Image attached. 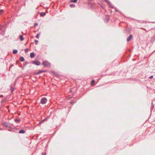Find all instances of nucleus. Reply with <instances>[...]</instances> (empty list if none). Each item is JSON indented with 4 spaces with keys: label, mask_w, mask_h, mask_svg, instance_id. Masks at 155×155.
<instances>
[{
    "label": "nucleus",
    "mask_w": 155,
    "mask_h": 155,
    "mask_svg": "<svg viewBox=\"0 0 155 155\" xmlns=\"http://www.w3.org/2000/svg\"><path fill=\"white\" fill-rule=\"evenodd\" d=\"M42 64L44 65L45 66V67H50L51 66L50 63L47 61H43V62L42 63Z\"/></svg>",
    "instance_id": "1"
},
{
    "label": "nucleus",
    "mask_w": 155,
    "mask_h": 155,
    "mask_svg": "<svg viewBox=\"0 0 155 155\" xmlns=\"http://www.w3.org/2000/svg\"><path fill=\"white\" fill-rule=\"evenodd\" d=\"M47 101V100L46 97H43L41 100V103L42 104H45Z\"/></svg>",
    "instance_id": "2"
},
{
    "label": "nucleus",
    "mask_w": 155,
    "mask_h": 155,
    "mask_svg": "<svg viewBox=\"0 0 155 155\" xmlns=\"http://www.w3.org/2000/svg\"><path fill=\"white\" fill-rule=\"evenodd\" d=\"M32 63L33 64L38 66L40 65L41 64L40 62L39 61L37 60L33 61L32 62Z\"/></svg>",
    "instance_id": "3"
},
{
    "label": "nucleus",
    "mask_w": 155,
    "mask_h": 155,
    "mask_svg": "<svg viewBox=\"0 0 155 155\" xmlns=\"http://www.w3.org/2000/svg\"><path fill=\"white\" fill-rule=\"evenodd\" d=\"M2 125L4 127H9V124L7 122L3 123Z\"/></svg>",
    "instance_id": "4"
},
{
    "label": "nucleus",
    "mask_w": 155,
    "mask_h": 155,
    "mask_svg": "<svg viewBox=\"0 0 155 155\" xmlns=\"http://www.w3.org/2000/svg\"><path fill=\"white\" fill-rule=\"evenodd\" d=\"M133 37V35H130L129 37L127 38V41H130Z\"/></svg>",
    "instance_id": "5"
},
{
    "label": "nucleus",
    "mask_w": 155,
    "mask_h": 155,
    "mask_svg": "<svg viewBox=\"0 0 155 155\" xmlns=\"http://www.w3.org/2000/svg\"><path fill=\"white\" fill-rule=\"evenodd\" d=\"M35 56V53L34 52H32L30 53V57L31 58H33Z\"/></svg>",
    "instance_id": "6"
},
{
    "label": "nucleus",
    "mask_w": 155,
    "mask_h": 155,
    "mask_svg": "<svg viewBox=\"0 0 155 155\" xmlns=\"http://www.w3.org/2000/svg\"><path fill=\"white\" fill-rule=\"evenodd\" d=\"M19 60L22 62L24 61H25V59L22 56H21L20 57Z\"/></svg>",
    "instance_id": "7"
},
{
    "label": "nucleus",
    "mask_w": 155,
    "mask_h": 155,
    "mask_svg": "<svg viewBox=\"0 0 155 155\" xmlns=\"http://www.w3.org/2000/svg\"><path fill=\"white\" fill-rule=\"evenodd\" d=\"M25 132V130H20L19 132V133H20V134H24Z\"/></svg>",
    "instance_id": "8"
},
{
    "label": "nucleus",
    "mask_w": 155,
    "mask_h": 155,
    "mask_svg": "<svg viewBox=\"0 0 155 155\" xmlns=\"http://www.w3.org/2000/svg\"><path fill=\"white\" fill-rule=\"evenodd\" d=\"M19 38L21 41H23L24 40V38L22 35H20L19 36Z\"/></svg>",
    "instance_id": "9"
},
{
    "label": "nucleus",
    "mask_w": 155,
    "mask_h": 155,
    "mask_svg": "<svg viewBox=\"0 0 155 155\" xmlns=\"http://www.w3.org/2000/svg\"><path fill=\"white\" fill-rule=\"evenodd\" d=\"M46 72V70H39V74H41L42 73L45 72Z\"/></svg>",
    "instance_id": "10"
},
{
    "label": "nucleus",
    "mask_w": 155,
    "mask_h": 155,
    "mask_svg": "<svg viewBox=\"0 0 155 155\" xmlns=\"http://www.w3.org/2000/svg\"><path fill=\"white\" fill-rule=\"evenodd\" d=\"M18 50L16 49H14L13 51V54H15L18 52Z\"/></svg>",
    "instance_id": "11"
},
{
    "label": "nucleus",
    "mask_w": 155,
    "mask_h": 155,
    "mask_svg": "<svg viewBox=\"0 0 155 155\" xmlns=\"http://www.w3.org/2000/svg\"><path fill=\"white\" fill-rule=\"evenodd\" d=\"M45 15V13L44 12H41L40 13V15L41 16H43Z\"/></svg>",
    "instance_id": "12"
},
{
    "label": "nucleus",
    "mask_w": 155,
    "mask_h": 155,
    "mask_svg": "<svg viewBox=\"0 0 155 155\" xmlns=\"http://www.w3.org/2000/svg\"><path fill=\"white\" fill-rule=\"evenodd\" d=\"M10 90L12 92L14 91V88L12 86L10 87Z\"/></svg>",
    "instance_id": "13"
},
{
    "label": "nucleus",
    "mask_w": 155,
    "mask_h": 155,
    "mask_svg": "<svg viewBox=\"0 0 155 155\" xmlns=\"http://www.w3.org/2000/svg\"><path fill=\"white\" fill-rule=\"evenodd\" d=\"M75 5L74 4H71L70 5V7L71 8H74L75 7Z\"/></svg>",
    "instance_id": "14"
},
{
    "label": "nucleus",
    "mask_w": 155,
    "mask_h": 155,
    "mask_svg": "<svg viewBox=\"0 0 155 155\" xmlns=\"http://www.w3.org/2000/svg\"><path fill=\"white\" fill-rule=\"evenodd\" d=\"M15 121L16 122H17L18 123H19L20 122V119H15Z\"/></svg>",
    "instance_id": "15"
},
{
    "label": "nucleus",
    "mask_w": 155,
    "mask_h": 155,
    "mask_svg": "<svg viewBox=\"0 0 155 155\" xmlns=\"http://www.w3.org/2000/svg\"><path fill=\"white\" fill-rule=\"evenodd\" d=\"M152 40H153V41L155 40V34L153 36L152 38Z\"/></svg>",
    "instance_id": "16"
},
{
    "label": "nucleus",
    "mask_w": 155,
    "mask_h": 155,
    "mask_svg": "<svg viewBox=\"0 0 155 155\" xmlns=\"http://www.w3.org/2000/svg\"><path fill=\"white\" fill-rule=\"evenodd\" d=\"M77 1L78 0H71V2L76 3L77 2Z\"/></svg>",
    "instance_id": "17"
},
{
    "label": "nucleus",
    "mask_w": 155,
    "mask_h": 155,
    "mask_svg": "<svg viewBox=\"0 0 155 155\" xmlns=\"http://www.w3.org/2000/svg\"><path fill=\"white\" fill-rule=\"evenodd\" d=\"M100 5L102 8L103 9L104 8L105 6L103 4H101Z\"/></svg>",
    "instance_id": "18"
},
{
    "label": "nucleus",
    "mask_w": 155,
    "mask_h": 155,
    "mask_svg": "<svg viewBox=\"0 0 155 155\" xmlns=\"http://www.w3.org/2000/svg\"><path fill=\"white\" fill-rule=\"evenodd\" d=\"M40 35V34L38 33L37 34L36 36V38H38L39 37V35Z\"/></svg>",
    "instance_id": "19"
},
{
    "label": "nucleus",
    "mask_w": 155,
    "mask_h": 155,
    "mask_svg": "<svg viewBox=\"0 0 155 155\" xmlns=\"http://www.w3.org/2000/svg\"><path fill=\"white\" fill-rule=\"evenodd\" d=\"M35 42L36 45H37L38 44V40H35Z\"/></svg>",
    "instance_id": "20"
},
{
    "label": "nucleus",
    "mask_w": 155,
    "mask_h": 155,
    "mask_svg": "<svg viewBox=\"0 0 155 155\" xmlns=\"http://www.w3.org/2000/svg\"><path fill=\"white\" fill-rule=\"evenodd\" d=\"M105 1L109 5L110 3V2L108 0H105Z\"/></svg>",
    "instance_id": "21"
},
{
    "label": "nucleus",
    "mask_w": 155,
    "mask_h": 155,
    "mask_svg": "<svg viewBox=\"0 0 155 155\" xmlns=\"http://www.w3.org/2000/svg\"><path fill=\"white\" fill-rule=\"evenodd\" d=\"M47 120V118H45V119H44V120H43L41 121L40 123L39 124H40L41 123H42V122H43L44 121H45V120Z\"/></svg>",
    "instance_id": "22"
},
{
    "label": "nucleus",
    "mask_w": 155,
    "mask_h": 155,
    "mask_svg": "<svg viewBox=\"0 0 155 155\" xmlns=\"http://www.w3.org/2000/svg\"><path fill=\"white\" fill-rule=\"evenodd\" d=\"M109 5V6H110V7H111L112 8H114V7L113 6H112V5L110 3V4Z\"/></svg>",
    "instance_id": "23"
},
{
    "label": "nucleus",
    "mask_w": 155,
    "mask_h": 155,
    "mask_svg": "<svg viewBox=\"0 0 155 155\" xmlns=\"http://www.w3.org/2000/svg\"><path fill=\"white\" fill-rule=\"evenodd\" d=\"M28 63L27 62H25V63L24 64V66H25L27 64H28Z\"/></svg>",
    "instance_id": "24"
},
{
    "label": "nucleus",
    "mask_w": 155,
    "mask_h": 155,
    "mask_svg": "<svg viewBox=\"0 0 155 155\" xmlns=\"http://www.w3.org/2000/svg\"><path fill=\"white\" fill-rule=\"evenodd\" d=\"M39 74V71H38V72H36L35 73V75H37V74Z\"/></svg>",
    "instance_id": "25"
},
{
    "label": "nucleus",
    "mask_w": 155,
    "mask_h": 155,
    "mask_svg": "<svg viewBox=\"0 0 155 155\" xmlns=\"http://www.w3.org/2000/svg\"><path fill=\"white\" fill-rule=\"evenodd\" d=\"M95 82V81L94 80H93L91 82V84L92 85Z\"/></svg>",
    "instance_id": "26"
},
{
    "label": "nucleus",
    "mask_w": 155,
    "mask_h": 155,
    "mask_svg": "<svg viewBox=\"0 0 155 155\" xmlns=\"http://www.w3.org/2000/svg\"><path fill=\"white\" fill-rule=\"evenodd\" d=\"M28 49H26L25 50V52L26 53L28 52Z\"/></svg>",
    "instance_id": "27"
},
{
    "label": "nucleus",
    "mask_w": 155,
    "mask_h": 155,
    "mask_svg": "<svg viewBox=\"0 0 155 155\" xmlns=\"http://www.w3.org/2000/svg\"><path fill=\"white\" fill-rule=\"evenodd\" d=\"M153 76L151 75L149 77V78L150 79H151L153 78Z\"/></svg>",
    "instance_id": "28"
},
{
    "label": "nucleus",
    "mask_w": 155,
    "mask_h": 155,
    "mask_svg": "<svg viewBox=\"0 0 155 155\" xmlns=\"http://www.w3.org/2000/svg\"><path fill=\"white\" fill-rule=\"evenodd\" d=\"M152 106H151V110H152L153 109V108L154 107V105H153V103L152 102Z\"/></svg>",
    "instance_id": "29"
},
{
    "label": "nucleus",
    "mask_w": 155,
    "mask_h": 155,
    "mask_svg": "<svg viewBox=\"0 0 155 155\" xmlns=\"http://www.w3.org/2000/svg\"><path fill=\"white\" fill-rule=\"evenodd\" d=\"M38 25V24L37 23H35V24H34V26H37Z\"/></svg>",
    "instance_id": "30"
},
{
    "label": "nucleus",
    "mask_w": 155,
    "mask_h": 155,
    "mask_svg": "<svg viewBox=\"0 0 155 155\" xmlns=\"http://www.w3.org/2000/svg\"><path fill=\"white\" fill-rule=\"evenodd\" d=\"M3 11V10L2 9L0 10V15H1V13Z\"/></svg>",
    "instance_id": "31"
},
{
    "label": "nucleus",
    "mask_w": 155,
    "mask_h": 155,
    "mask_svg": "<svg viewBox=\"0 0 155 155\" xmlns=\"http://www.w3.org/2000/svg\"><path fill=\"white\" fill-rule=\"evenodd\" d=\"M140 29H143V30H144V31H146V30L145 29H144V28H141Z\"/></svg>",
    "instance_id": "32"
},
{
    "label": "nucleus",
    "mask_w": 155,
    "mask_h": 155,
    "mask_svg": "<svg viewBox=\"0 0 155 155\" xmlns=\"http://www.w3.org/2000/svg\"><path fill=\"white\" fill-rule=\"evenodd\" d=\"M9 125H10L9 124ZM8 128H12L11 127V126H10V125H9V127H8Z\"/></svg>",
    "instance_id": "33"
},
{
    "label": "nucleus",
    "mask_w": 155,
    "mask_h": 155,
    "mask_svg": "<svg viewBox=\"0 0 155 155\" xmlns=\"http://www.w3.org/2000/svg\"><path fill=\"white\" fill-rule=\"evenodd\" d=\"M3 97V96L2 95H0V97Z\"/></svg>",
    "instance_id": "34"
},
{
    "label": "nucleus",
    "mask_w": 155,
    "mask_h": 155,
    "mask_svg": "<svg viewBox=\"0 0 155 155\" xmlns=\"http://www.w3.org/2000/svg\"><path fill=\"white\" fill-rule=\"evenodd\" d=\"M71 104H73V101H71Z\"/></svg>",
    "instance_id": "35"
},
{
    "label": "nucleus",
    "mask_w": 155,
    "mask_h": 155,
    "mask_svg": "<svg viewBox=\"0 0 155 155\" xmlns=\"http://www.w3.org/2000/svg\"><path fill=\"white\" fill-rule=\"evenodd\" d=\"M8 131H12V130H9V129H8Z\"/></svg>",
    "instance_id": "36"
},
{
    "label": "nucleus",
    "mask_w": 155,
    "mask_h": 155,
    "mask_svg": "<svg viewBox=\"0 0 155 155\" xmlns=\"http://www.w3.org/2000/svg\"><path fill=\"white\" fill-rule=\"evenodd\" d=\"M44 155H46V153H45V154H44Z\"/></svg>",
    "instance_id": "37"
},
{
    "label": "nucleus",
    "mask_w": 155,
    "mask_h": 155,
    "mask_svg": "<svg viewBox=\"0 0 155 155\" xmlns=\"http://www.w3.org/2000/svg\"><path fill=\"white\" fill-rule=\"evenodd\" d=\"M115 11H116V12H117V11L116 10H115Z\"/></svg>",
    "instance_id": "38"
}]
</instances>
